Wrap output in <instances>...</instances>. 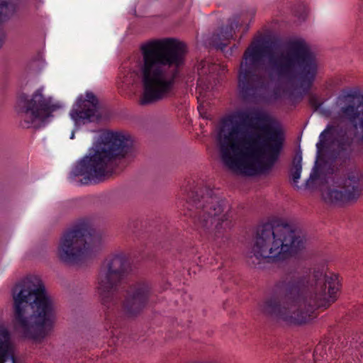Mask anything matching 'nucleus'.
<instances>
[{
  "mask_svg": "<svg viewBox=\"0 0 363 363\" xmlns=\"http://www.w3.org/2000/svg\"><path fill=\"white\" fill-rule=\"evenodd\" d=\"M322 347L321 345H318L316 346L315 349V352H317L318 350Z\"/></svg>",
  "mask_w": 363,
  "mask_h": 363,
  "instance_id": "b1692460",
  "label": "nucleus"
},
{
  "mask_svg": "<svg viewBox=\"0 0 363 363\" xmlns=\"http://www.w3.org/2000/svg\"><path fill=\"white\" fill-rule=\"evenodd\" d=\"M265 60L281 75L295 78L303 92L311 87L318 72L315 56L301 38L280 41L268 36L256 37L245 51L238 74V86L245 97L264 86L262 74Z\"/></svg>",
  "mask_w": 363,
  "mask_h": 363,
  "instance_id": "f03ea898",
  "label": "nucleus"
},
{
  "mask_svg": "<svg viewBox=\"0 0 363 363\" xmlns=\"http://www.w3.org/2000/svg\"><path fill=\"white\" fill-rule=\"evenodd\" d=\"M221 70L224 72V67L222 68L219 65L211 63L209 60H205L201 61L197 65L198 80L196 88V98L199 105V111L201 112V106L210 98L211 91L216 84V76L220 73L216 74V72Z\"/></svg>",
  "mask_w": 363,
  "mask_h": 363,
  "instance_id": "f8f14e48",
  "label": "nucleus"
},
{
  "mask_svg": "<svg viewBox=\"0 0 363 363\" xmlns=\"http://www.w3.org/2000/svg\"><path fill=\"white\" fill-rule=\"evenodd\" d=\"M302 157L301 154H297L293 159L292 167L291 169V176L293 184L296 185L298 183V180L301 177V173L302 170Z\"/></svg>",
  "mask_w": 363,
  "mask_h": 363,
  "instance_id": "aec40b11",
  "label": "nucleus"
},
{
  "mask_svg": "<svg viewBox=\"0 0 363 363\" xmlns=\"http://www.w3.org/2000/svg\"><path fill=\"white\" fill-rule=\"evenodd\" d=\"M220 35L225 38V39H224L225 42L220 43H217L216 46L220 50H223L224 48L228 45L229 40L233 38V33L232 32V29L230 28V32L225 31L224 33V32L222 31Z\"/></svg>",
  "mask_w": 363,
  "mask_h": 363,
  "instance_id": "4be33fe9",
  "label": "nucleus"
},
{
  "mask_svg": "<svg viewBox=\"0 0 363 363\" xmlns=\"http://www.w3.org/2000/svg\"><path fill=\"white\" fill-rule=\"evenodd\" d=\"M133 141L130 136L118 132L106 131L82 160L73 167L70 177L80 184H96L116 172L121 160L130 152Z\"/></svg>",
  "mask_w": 363,
  "mask_h": 363,
  "instance_id": "423d86ee",
  "label": "nucleus"
},
{
  "mask_svg": "<svg viewBox=\"0 0 363 363\" xmlns=\"http://www.w3.org/2000/svg\"><path fill=\"white\" fill-rule=\"evenodd\" d=\"M140 50L142 62L123 68L118 83L129 87L141 81L143 92L139 104L144 106L172 96L186 45L173 38H164L149 41Z\"/></svg>",
  "mask_w": 363,
  "mask_h": 363,
  "instance_id": "20e7f679",
  "label": "nucleus"
},
{
  "mask_svg": "<svg viewBox=\"0 0 363 363\" xmlns=\"http://www.w3.org/2000/svg\"><path fill=\"white\" fill-rule=\"evenodd\" d=\"M223 123L231 125L220 141L224 164L242 175L269 173L284 147L286 135L281 123L267 111L243 110L227 116Z\"/></svg>",
  "mask_w": 363,
  "mask_h": 363,
  "instance_id": "f257e3e1",
  "label": "nucleus"
},
{
  "mask_svg": "<svg viewBox=\"0 0 363 363\" xmlns=\"http://www.w3.org/2000/svg\"><path fill=\"white\" fill-rule=\"evenodd\" d=\"M13 0H0V22L7 20L15 11Z\"/></svg>",
  "mask_w": 363,
  "mask_h": 363,
  "instance_id": "6ab92c4d",
  "label": "nucleus"
},
{
  "mask_svg": "<svg viewBox=\"0 0 363 363\" xmlns=\"http://www.w3.org/2000/svg\"><path fill=\"white\" fill-rule=\"evenodd\" d=\"M309 103L315 110L318 109L323 104L315 96H311L309 99Z\"/></svg>",
  "mask_w": 363,
  "mask_h": 363,
  "instance_id": "5701e85b",
  "label": "nucleus"
},
{
  "mask_svg": "<svg viewBox=\"0 0 363 363\" xmlns=\"http://www.w3.org/2000/svg\"><path fill=\"white\" fill-rule=\"evenodd\" d=\"M99 102L96 96L91 92L86 94V99L79 97L70 112V116L76 123L91 121L96 116Z\"/></svg>",
  "mask_w": 363,
  "mask_h": 363,
  "instance_id": "2eb2a0df",
  "label": "nucleus"
},
{
  "mask_svg": "<svg viewBox=\"0 0 363 363\" xmlns=\"http://www.w3.org/2000/svg\"><path fill=\"white\" fill-rule=\"evenodd\" d=\"M96 241L90 222L79 220L64 233L58 247V256L66 263L83 260L91 255Z\"/></svg>",
  "mask_w": 363,
  "mask_h": 363,
  "instance_id": "6e6552de",
  "label": "nucleus"
},
{
  "mask_svg": "<svg viewBox=\"0 0 363 363\" xmlns=\"http://www.w3.org/2000/svg\"><path fill=\"white\" fill-rule=\"evenodd\" d=\"M206 203L202 206V213L199 212L197 218L198 225L201 228H208L209 224L216 223V228L219 229L223 225L228 226L226 215L220 218V214L223 211L225 201L220 200L212 190H208L206 194L202 197Z\"/></svg>",
  "mask_w": 363,
  "mask_h": 363,
  "instance_id": "ddd939ff",
  "label": "nucleus"
},
{
  "mask_svg": "<svg viewBox=\"0 0 363 363\" xmlns=\"http://www.w3.org/2000/svg\"><path fill=\"white\" fill-rule=\"evenodd\" d=\"M14 328L22 336L38 340L50 331L55 321V307L45 286L37 277H28L13 289Z\"/></svg>",
  "mask_w": 363,
  "mask_h": 363,
  "instance_id": "39448f33",
  "label": "nucleus"
},
{
  "mask_svg": "<svg viewBox=\"0 0 363 363\" xmlns=\"http://www.w3.org/2000/svg\"><path fill=\"white\" fill-rule=\"evenodd\" d=\"M327 273L325 264L315 267L312 273L305 268L289 269L274 285L284 305L269 300L263 305V311L290 324L307 323L315 317V309H325L337 299L339 276Z\"/></svg>",
  "mask_w": 363,
  "mask_h": 363,
  "instance_id": "7ed1b4c3",
  "label": "nucleus"
},
{
  "mask_svg": "<svg viewBox=\"0 0 363 363\" xmlns=\"http://www.w3.org/2000/svg\"><path fill=\"white\" fill-rule=\"evenodd\" d=\"M334 130V126L331 125H328L326 128L320 133L319 136V141L316 144V147L318 152H320L324 148L326 137L331 134L333 130Z\"/></svg>",
  "mask_w": 363,
  "mask_h": 363,
  "instance_id": "412c9836",
  "label": "nucleus"
},
{
  "mask_svg": "<svg viewBox=\"0 0 363 363\" xmlns=\"http://www.w3.org/2000/svg\"><path fill=\"white\" fill-rule=\"evenodd\" d=\"M148 298V289L144 284L135 286L128 293L123 308L128 315L138 313L145 306Z\"/></svg>",
  "mask_w": 363,
  "mask_h": 363,
  "instance_id": "dca6fc26",
  "label": "nucleus"
},
{
  "mask_svg": "<svg viewBox=\"0 0 363 363\" xmlns=\"http://www.w3.org/2000/svg\"><path fill=\"white\" fill-rule=\"evenodd\" d=\"M74 133H72V135H71V136H70V138H71V139H74Z\"/></svg>",
  "mask_w": 363,
  "mask_h": 363,
  "instance_id": "393cba45",
  "label": "nucleus"
},
{
  "mask_svg": "<svg viewBox=\"0 0 363 363\" xmlns=\"http://www.w3.org/2000/svg\"><path fill=\"white\" fill-rule=\"evenodd\" d=\"M18 106L21 108V113L24 117L25 128H29L30 125L38 119H45L50 116L54 111V106L50 101L46 99L42 94V89H38L33 95L30 100H28L26 95L19 98Z\"/></svg>",
  "mask_w": 363,
  "mask_h": 363,
  "instance_id": "9d476101",
  "label": "nucleus"
},
{
  "mask_svg": "<svg viewBox=\"0 0 363 363\" xmlns=\"http://www.w3.org/2000/svg\"><path fill=\"white\" fill-rule=\"evenodd\" d=\"M128 268L129 263L122 255H114L105 261L100 273L98 286L103 304H107V298L112 297L117 283L123 279Z\"/></svg>",
  "mask_w": 363,
  "mask_h": 363,
  "instance_id": "1a4fd4ad",
  "label": "nucleus"
},
{
  "mask_svg": "<svg viewBox=\"0 0 363 363\" xmlns=\"http://www.w3.org/2000/svg\"><path fill=\"white\" fill-rule=\"evenodd\" d=\"M8 359H10L12 363H16L14 348L10 341V334L8 330L0 324V363H4Z\"/></svg>",
  "mask_w": 363,
  "mask_h": 363,
  "instance_id": "f3484780",
  "label": "nucleus"
},
{
  "mask_svg": "<svg viewBox=\"0 0 363 363\" xmlns=\"http://www.w3.org/2000/svg\"><path fill=\"white\" fill-rule=\"evenodd\" d=\"M352 152V141L348 138H340L337 140V155L338 157H344L345 159H350Z\"/></svg>",
  "mask_w": 363,
  "mask_h": 363,
  "instance_id": "a211bd4d",
  "label": "nucleus"
},
{
  "mask_svg": "<svg viewBox=\"0 0 363 363\" xmlns=\"http://www.w3.org/2000/svg\"><path fill=\"white\" fill-rule=\"evenodd\" d=\"M358 171L351 172L340 185V189H328L323 193V198L328 203L340 205L357 200L362 192Z\"/></svg>",
  "mask_w": 363,
  "mask_h": 363,
  "instance_id": "9b49d317",
  "label": "nucleus"
},
{
  "mask_svg": "<svg viewBox=\"0 0 363 363\" xmlns=\"http://www.w3.org/2000/svg\"><path fill=\"white\" fill-rule=\"evenodd\" d=\"M339 99L346 102H353L357 99L359 104L357 106H347L342 108V113L349 116L355 130L354 136L358 142L363 143V95L357 89H345L342 91Z\"/></svg>",
  "mask_w": 363,
  "mask_h": 363,
  "instance_id": "4468645a",
  "label": "nucleus"
},
{
  "mask_svg": "<svg viewBox=\"0 0 363 363\" xmlns=\"http://www.w3.org/2000/svg\"><path fill=\"white\" fill-rule=\"evenodd\" d=\"M305 242L302 232L294 225L274 220L258 227L252 252L257 259L284 261L303 250Z\"/></svg>",
  "mask_w": 363,
  "mask_h": 363,
  "instance_id": "0eeeda50",
  "label": "nucleus"
}]
</instances>
